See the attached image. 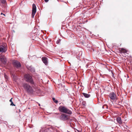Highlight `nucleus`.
Returning <instances> with one entry per match:
<instances>
[{
    "instance_id": "nucleus-13",
    "label": "nucleus",
    "mask_w": 132,
    "mask_h": 132,
    "mask_svg": "<svg viewBox=\"0 0 132 132\" xmlns=\"http://www.w3.org/2000/svg\"><path fill=\"white\" fill-rule=\"evenodd\" d=\"M82 94L85 98H88L90 96V95L89 94L85 93H82Z\"/></svg>"
},
{
    "instance_id": "nucleus-7",
    "label": "nucleus",
    "mask_w": 132,
    "mask_h": 132,
    "mask_svg": "<svg viewBox=\"0 0 132 132\" xmlns=\"http://www.w3.org/2000/svg\"><path fill=\"white\" fill-rule=\"evenodd\" d=\"M36 12V5L35 4L32 5V17L33 18Z\"/></svg>"
},
{
    "instance_id": "nucleus-21",
    "label": "nucleus",
    "mask_w": 132,
    "mask_h": 132,
    "mask_svg": "<svg viewBox=\"0 0 132 132\" xmlns=\"http://www.w3.org/2000/svg\"><path fill=\"white\" fill-rule=\"evenodd\" d=\"M12 98L10 100V101L11 102H12Z\"/></svg>"
},
{
    "instance_id": "nucleus-22",
    "label": "nucleus",
    "mask_w": 132,
    "mask_h": 132,
    "mask_svg": "<svg viewBox=\"0 0 132 132\" xmlns=\"http://www.w3.org/2000/svg\"><path fill=\"white\" fill-rule=\"evenodd\" d=\"M60 41V39H59V40H58L57 41V42H58H58H59V41Z\"/></svg>"
},
{
    "instance_id": "nucleus-14",
    "label": "nucleus",
    "mask_w": 132,
    "mask_h": 132,
    "mask_svg": "<svg viewBox=\"0 0 132 132\" xmlns=\"http://www.w3.org/2000/svg\"><path fill=\"white\" fill-rule=\"evenodd\" d=\"M12 77L14 80L15 81L17 79V76L15 75L12 74Z\"/></svg>"
},
{
    "instance_id": "nucleus-24",
    "label": "nucleus",
    "mask_w": 132,
    "mask_h": 132,
    "mask_svg": "<svg viewBox=\"0 0 132 132\" xmlns=\"http://www.w3.org/2000/svg\"><path fill=\"white\" fill-rule=\"evenodd\" d=\"M3 15H4V16H5V14H3Z\"/></svg>"
},
{
    "instance_id": "nucleus-18",
    "label": "nucleus",
    "mask_w": 132,
    "mask_h": 132,
    "mask_svg": "<svg viewBox=\"0 0 132 132\" xmlns=\"http://www.w3.org/2000/svg\"><path fill=\"white\" fill-rule=\"evenodd\" d=\"M4 77L5 79H7L8 78L7 76L5 74H4Z\"/></svg>"
},
{
    "instance_id": "nucleus-9",
    "label": "nucleus",
    "mask_w": 132,
    "mask_h": 132,
    "mask_svg": "<svg viewBox=\"0 0 132 132\" xmlns=\"http://www.w3.org/2000/svg\"><path fill=\"white\" fill-rule=\"evenodd\" d=\"M13 64L14 66L17 68L20 67L21 65L20 63L17 61H15L13 62Z\"/></svg>"
},
{
    "instance_id": "nucleus-10",
    "label": "nucleus",
    "mask_w": 132,
    "mask_h": 132,
    "mask_svg": "<svg viewBox=\"0 0 132 132\" xmlns=\"http://www.w3.org/2000/svg\"><path fill=\"white\" fill-rule=\"evenodd\" d=\"M42 60L43 62L46 65L48 64V59L46 57H43L42 58Z\"/></svg>"
},
{
    "instance_id": "nucleus-19",
    "label": "nucleus",
    "mask_w": 132,
    "mask_h": 132,
    "mask_svg": "<svg viewBox=\"0 0 132 132\" xmlns=\"http://www.w3.org/2000/svg\"><path fill=\"white\" fill-rule=\"evenodd\" d=\"M11 105L12 106H15V105L12 102L11 103Z\"/></svg>"
},
{
    "instance_id": "nucleus-16",
    "label": "nucleus",
    "mask_w": 132,
    "mask_h": 132,
    "mask_svg": "<svg viewBox=\"0 0 132 132\" xmlns=\"http://www.w3.org/2000/svg\"><path fill=\"white\" fill-rule=\"evenodd\" d=\"M6 2V1L5 0H1V2L2 4H4Z\"/></svg>"
},
{
    "instance_id": "nucleus-2",
    "label": "nucleus",
    "mask_w": 132,
    "mask_h": 132,
    "mask_svg": "<svg viewBox=\"0 0 132 132\" xmlns=\"http://www.w3.org/2000/svg\"><path fill=\"white\" fill-rule=\"evenodd\" d=\"M23 86L25 90L28 93L31 94L33 93V89L29 85L26 83H24L23 84Z\"/></svg>"
},
{
    "instance_id": "nucleus-12",
    "label": "nucleus",
    "mask_w": 132,
    "mask_h": 132,
    "mask_svg": "<svg viewBox=\"0 0 132 132\" xmlns=\"http://www.w3.org/2000/svg\"><path fill=\"white\" fill-rule=\"evenodd\" d=\"M117 120L119 124H122V121L121 117H118L117 119Z\"/></svg>"
},
{
    "instance_id": "nucleus-1",
    "label": "nucleus",
    "mask_w": 132,
    "mask_h": 132,
    "mask_svg": "<svg viewBox=\"0 0 132 132\" xmlns=\"http://www.w3.org/2000/svg\"><path fill=\"white\" fill-rule=\"evenodd\" d=\"M59 110L61 112L67 113L69 115H71L72 113L71 111L68 109L65 106H60L58 108Z\"/></svg>"
},
{
    "instance_id": "nucleus-3",
    "label": "nucleus",
    "mask_w": 132,
    "mask_h": 132,
    "mask_svg": "<svg viewBox=\"0 0 132 132\" xmlns=\"http://www.w3.org/2000/svg\"><path fill=\"white\" fill-rule=\"evenodd\" d=\"M24 77L26 81L30 82L31 84L34 85V82L31 76L28 74H26Z\"/></svg>"
},
{
    "instance_id": "nucleus-15",
    "label": "nucleus",
    "mask_w": 132,
    "mask_h": 132,
    "mask_svg": "<svg viewBox=\"0 0 132 132\" xmlns=\"http://www.w3.org/2000/svg\"><path fill=\"white\" fill-rule=\"evenodd\" d=\"M52 100L55 103H57L58 102V101L57 100H56L55 98H53Z\"/></svg>"
},
{
    "instance_id": "nucleus-4",
    "label": "nucleus",
    "mask_w": 132,
    "mask_h": 132,
    "mask_svg": "<svg viewBox=\"0 0 132 132\" xmlns=\"http://www.w3.org/2000/svg\"><path fill=\"white\" fill-rule=\"evenodd\" d=\"M59 119L62 120H67L70 119V116L64 113H61Z\"/></svg>"
},
{
    "instance_id": "nucleus-6",
    "label": "nucleus",
    "mask_w": 132,
    "mask_h": 132,
    "mask_svg": "<svg viewBox=\"0 0 132 132\" xmlns=\"http://www.w3.org/2000/svg\"><path fill=\"white\" fill-rule=\"evenodd\" d=\"M110 98L112 100H115L117 99V97L116 94L113 92L110 93L109 95Z\"/></svg>"
},
{
    "instance_id": "nucleus-17",
    "label": "nucleus",
    "mask_w": 132,
    "mask_h": 132,
    "mask_svg": "<svg viewBox=\"0 0 132 132\" xmlns=\"http://www.w3.org/2000/svg\"><path fill=\"white\" fill-rule=\"evenodd\" d=\"M86 104V102L85 101H83L82 102V104L83 105H84V106Z\"/></svg>"
},
{
    "instance_id": "nucleus-5",
    "label": "nucleus",
    "mask_w": 132,
    "mask_h": 132,
    "mask_svg": "<svg viewBox=\"0 0 132 132\" xmlns=\"http://www.w3.org/2000/svg\"><path fill=\"white\" fill-rule=\"evenodd\" d=\"M6 44L5 43L3 44L2 45L0 46V52L4 53L7 50Z\"/></svg>"
},
{
    "instance_id": "nucleus-23",
    "label": "nucleus",
    "mask_w": 132,
    "mask_h": 132,
    "mask_svg": "<svg viewBox=\"0 0 132 132\" xmlns=\"http://www.w3.org/2000/svg\"><path fill=\"white\" fill-rule=\"evenodd\" d=\"M3 14L2 13H1V15H2V14Z\"/></svg>"
},
{
    "instance_id": "nucleus-20",
    "label": "nucleus",
    "mask_w": 132,
    "mask_h": 132,
    "mask_svg": "<svg viewBox=\"0 0 132 132\" xmlns=\"http://www.w3.org/2000/svg\"><path fill=\"white\" fill-rule=\"evenodd\" d=\"M44 0L45 2H47L49 0Z\"/></svg>"
},
{
    "instance_id": "nucleus-8",
    "label": "nucleus",
    "mask_w": 132,
    "mask_h": 132,
    "mask_svg": "<svg viewBox=\"0 0 132 132\" xmlns=\"http://www.w3.org/2000/svg\"><path fill=\"white\" fill-rule=\"evenodd\" d=\"M0 61H1L4 64L6 63L7 60L4 55H0Z\"/></svg>"
},
{
    "instance_id": "nucleus-11",
    "label": "nucleus",
    "mask_w": 132,
    "mask_h": 132,
    "mask_svg": "<svg viewBox=\"0 0 132 132\" xmlns=\"http://www.w3.org/2000/svg\"><path fill=\"white\" fill-rule=\"evenodd\" d=\"M119 53H126L127 52V50L123 48H119Z\"/></svg>"
}]
</instances>
